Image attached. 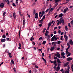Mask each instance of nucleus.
<instances>
[{
	"mask_svg": "<svg viewBox=\"0 0 73 73\" xmlns=\"http://www.w3.org/2000/svg\"><path fill=\"white\" fill-rule=\"evenodd\" d=\"M54 40H57V37H56V35H54L51 38V41H54Z\"/></svg>",
	"mask_w": 73,
	"mask_h": 73,
	"instance_id": "obj_1",
	"label": "nucleus"
},
{
	"mask_svg": "<svg viewBox=\"0 0 73 73\" xmlns=\"http://www.w3.org/2000/svg\"><path fill=\"white\" fill-rule=\"evenodd\" d=\"M68 10H69V9L68 8H65V9L63 11V12L64 13H65L66 12V11H68Z\"/></svg>",
	"mask_w": 73,
	"mask_h": 73,
	"instance_id": "obj_2",
	"label": "nucleus"
},
{
	"mask_svg": "<svg viewBox=\"0 0 73 73\" xmlns=\"http://www.w3.org/2000/svg\"><path fill=\"white\" fill-rule=\"evenodd\" d=\"M13 16L14 18H16V17L17 16V15H16V13L15 12L13 13Z\"/></svg>",
	"mask_w": 73,
	"mask_h": 73,
	"instance_id": "obj_3",
	"label": "nucleus"
},
{
	"mask_svg": "<svg viewBox=\"0 0 73 73\" xmlns=\"http://www.w3.org/2000/svg\"><path fill=\"white\" fill-rule=\"evenodd\" d=\"M4 7V4L3 3H1L0 5L1 8H3Z\"/></svg>",
	"mask_w": 73,
	"mask_h": 73,
	"instance_id": "obj_4",
	"label": "nucleus"
},
{
	"mask_svg": "<svg viewBox=\"0 0 73 73\" xmlns=\"http://www.w3.org/2000/svg\"><path fill=\"white\" fill-rule=\"evenodd\" d=\"M50 61L51 63H53V64H55L56 63H57V60H55L54 61H52L50 60Z\"/></svg>",
	"mask_w": 73,
	"mask_h": 73,
	"instance_id": "obj_5",
	"label": "nucleus"
},
{
	"mask_svg": "<svg viewBox=\"0 0 73 73\" xmlns=\"http://www.w3.org/2000/svg\"><path fill=\"white\" fill-rule=\"evenodd\" d=\"M72 60V58L70 57L68 58L67 59V61H71Z\"/></svg>",
	"mask_w": 73,
	"mask_h": 73,
	"instance_id": "obj_6",
	"label": "nucleus"
},
{
	"mask_svg": "<svg viewBox=\"0 0 73 73\" xmlns=\"http://www.w3.org/2000/svg\"><path fill=\"white\" fill-rule=\"evenodd\" d=\"M69 42H70V44L71 45H72L73 44V41L72 40H70L69 41Z\"/></svg>",
	"mask_w": 73,
	"mask_h": 73,
	"instance_id": "obj_7",
	"label": "nucleus"
},
{
	"mask_svg": "<svg viewBox=\"0 0 73 73\" xmlns=\"http://www.w3.org/2000/svg\"><path fill=\"white\" fill-rule=\"evenodd\" d=\"M69 65V62H67L65 64H64V67H65V66H67V65Z\"/></svg>",
	"mask_w": 73,
	"mask_h": 73,
	"instance_id": "obj_8",
	"label": "nucleus"
},
{
	"mask_svg": "<svg viewBox=\"0 0 73 73\" xmlns=\"http://www.w3.org/2000/svg\"><path fill=\"white\" fill-rule=\"evenodd\" d=\"M57 62L58 63L62 64V62H60V59H59L58 58L57 59Z\"/></svg>",
	"mask_w": 73,
	"mask_h": 73,
	"instance_id": "obj_9",
	"label": "nucleus"
},
{
	"mask_svg": "<svg viewBox=\"0 0 73 73\" xmlns=\"http://www.w3.org/2000/svg\"><path fill=\"white\" fill-rule=\"evenodd\" d=\"M60 24L62 23V21H58L57 23V25H60Z\"/></svg>",
	"mask_w": 73,
	"mask_h": 73,
	"instance_id": "obj_10",
	"label": "nucleus"
},
{
	"mask_svg": "<svg viewBox=\"0 0 73 73\" xmlns=\"http://www.w3.org/2000/svg\"><path fill=\"white\" fill-rule=\"evenodd\" d=\"M57 57L58 58H60V54L58 52L57 53Z\"/></svg>",
	"mask_w": 73,
	"mask_h": 73,
	"instance_id": "obj_11",
	"label": "nucleus"
},
{
	"mask_svg": "<svg viewBox=\"0 0 73 73\" xmlns=\"http://www.w3.org/2000/svg\"><path fill=\"white\" fill-rule=\"evenodd\" d=\"M5 41H6V39H2L1 40V42H5Z\"/></svg>",
	"mask_w": 73,
	"mask_h": 73,
	"instance_id": "obj_12",
	"label": "nucleus"
},
{
	"mask_svg": "<svg viewBox=\"0 0 73 73\" xmlns=\"http://www.w3.org/2000/svg\"><path fill=\"white\" fill-rule=\"evenodd\" d=\"M25 20L24 19L23 21V25L24 27V25H25Z\"/></svg>",
	"mask_w": 73,
	"mask_h": 73,
	"instance_id": "obj_13",
	"label": "nucleus"
},
{
	"mask_svg": "<svg viewBox=\"0 0 73 73\" xmlns=\"http://www.w3.org/2000/svg\"><path fill=\"white\" fill-rule=\"evenodd\" d=\"M5 1L8 4H9V0H5Z\"/></svg>",
	"mask_w": 73,
	"mask_h": 73,
	"instance_id": "obj_14",
	"label": "nucleus"
},
{
	"mask_svg": "<svg viewBox=\"0 0 73 73\" xmlns=\"http://www.w3.org/2000/svg\"><path fill=\"white\" fill-rule=\"evenodd\" d=\"M63 16V14L62 13H61L60 14L59 17H62Z\"/></svg>",
	"mask_w": 73,
	"mask_h": 73,
	"instance_id": "obj_15",
	"label": "nucleus"
},
{
	"mask_svg": "<svg viewBox=\"0 0 73 73\" xmlns=\"http://www.w3.org/2000/svg\"><path fill=\"white\" fill-rule=\"evenodd\" d=\"M43 21V18H42L41 20H40L39 21V23H42V21Z\"/></svg>",
	"mask_w": 73,
	"mask_h": 73,
	"instance_id": "obj_16",
	"label": "nucleus"
},
{
	"mask_svg": "<svg viewBox=\"0 0 73 73\" xmlns=\"http://www.w3.org/2000/svg\"><path fill=\"white\" fill-rule=\"evenodd\" d=\"M9 57H10V58H12V55L11 54V53H9Z\"/></svg>",
	"mask_w": 73,
	"mask_h": 73,
	"instance_id": "obj_17",
	"label": "nucleus"
},
{
	"mask_svg": "<svg viewBox=\"0 0 73 73\" xmlns=\"http://www.w3.org/2000/svg\"><path fill=\"white\" fill-rule=\"evenodd\" d=\"M53 50H54V46H53L52 47H51L50 48L51 51H53Z\"/></svg>",
	"mask_w": 73,
	"mask_h": 73,
	"instance_id": "obj_18",
	"label": "nucleus"
},
{
	"mask_svg": "<svg viewBox=\"0 0 73 73\" xmlns=\"http://www.w3.org/2000/svg\"><path fill=\"white\" fill-rule=\"evenodd\" d=\"M62 24H63V25H64V24H65V22H64V19H62Z\"/></svg>",
	"mask_w": 73,
	"mask_h": 73,
	"instance_id": "obj_19",
	"label": "nucleus"
},
{
	"mask_svg": "<svg viewBox=\"0 0 73 73\" xmlns=\"http://www.w3.org/2000/svg\"><path fill=\"white\" fill-rule=\"evenodd\" d=\"M20 31H21V29H20L19 32V37H20Z\"/></svg>",
	"mask_w": 73,
	"mask_h": 73,
	"instance_id": "obj_20",
	"label": "nucleus"
},
{
	"mask_svg": "<svg viewBox=\"0 0 73 73\" xmlns=\"http://www.w3.org/2000/svg\"><path fill=\"white\" fill-rule=\"evenodd\" d=\"M34 38H33V37H31V38H30V40L31 41H33L32 40H34Z\"/></svg>",
	"mask_w": 73,
	"mask_h": 73,
	"instance_id": "obj_21",
	"label": "nucleus"
},
{
	"mask_svg": "<svg viewBox=\"0 0 73 73\" xmlns=\"http://www.w3.org/2000/svg\"><path fill=\"white\" fill-rule=\"evenodd\" d=\"M55 2L56 3H58V2H59L60 1V0H54Z\"/></svg>",
	"mask_w": 73,
	"mask_h": 73,
	"instance_id": "obj_22",
	"label": "nucleus"
},
{
	"mask_svg": "<svg viewBox=\"0 0 73 73\" xmlns=\"http://www.w3.org/2000/svg\"><path fill=\"white\" fill-rule=\"evenodd\" d=\"M45 30H46V28H44L43 29V30L42 31L43 33H44L45 31Z\"/></svg>",
	"mask_w": 73,
	"mask_h": 73,
	"instance_id": "obj_23",
	"label": "nucleus"
},
{
	"mask_svg": "<svg viewBox=\"0 0 73 73\" xmlns=\"http://www.w3.org/2000/svg\"><path fill=\"white\" fill-rule=\"evenodd\" d=\"M65 55V53L64 52H62L61 53V55L62 56H64Z\"/></svg>",
	"mask_w": 73,
	"mask_h": 73,
	"instance_id": "obj_24",
	"label": "nucleus"
},
{
	"mask_svg": "<svg viewBox=\"0 0 73 73\" xmlns=\"http://www.w3.org/2000/svg\"><path fill=\"white\" fill-rule=\"evenodd\" d=\"M57 42H52V45H54L55 44H57Z\"/></svg>",
	"mask_w": 73,
	"mask_h": 73,
	"instance_id": "obj_25",
	"label": "nucleus"
},
{
	"mask_svg": "<svg viewBox=\"0 0 73 73\" xmlns=\"http://www.w3.org/2000/svg\"><path fill=\"white\" fill-rule=\"evenodd\" d=\"M46 43V41L45 40L43 42L42 44H43V45H45V44Z\"/></svg>",
	"mask_w": 73,
	"mask_h": 73,
	"instance_id": "obj_26",
	"label": "nucleus"
},
{
	"mask_svg": "<svg viewBox=\"0 0 73 73\" xmlns=\"http://www.w3.org/2000/svg\"><path fill=\"white\" fill-rule=\"evenodd\" d=\"M65 33H64V37H66V32H65V31H64Z\"/></svg>",
	"mask_w": 73,
	"mask_h": 73,
	"instance_id": "obj_27",
	"label": "nucleus"
},
{
	"mask_svg": "<svg viewBox=\"0 0 73 73\" xmlns=\"http://www.w3.org/2000/svg\"><path fill=\"white\" fill-rule=\"evenodd\" d=\"M65 28L66 31H68V27H67V26H66L65 27Z\"/></svg>",
	"mask_w": 73,
	"mask_h": 73,
	"instance_id": "obj_28",
	"label": "nucleus"
},
{
	"mask_svg": "<svg viewBox=\"0 0 73 73\" xmlns=\"http://www.w3.org/2000/svg\"><path fill=\"white\" fill-rule=\"evenodd\" d=\"M51 25H52V23H51L50 22L48 23V26H49L50 27V26H51Z\"/></svg>",
	"mask_w": 73,
	"mask_h": 73,
	"instance_id": "obj_29",
	"label": "nucleus"
},
{
	"mask_svg": "<svg viewBox=\"0 0 73 73\" xmlns=\"http://www.w3.org/2000/svg\"><path fill=\"white\" fill-rule=\"evenodd\" d=\"M43 60L44 61L45 64H46V60L45 59H43Z\"/></svg>",
	"mask_w": 73,
	"mask_h": 73,
	"instance_id": "obj_30",
	"label": "nucleus"
},
{
	"mask_svg": "<svg viewBox=\"0 0 73 73\" xmlns=\"http://www.w3.org/2000/svg\"><path fill=\"white\" fill-rule=\"evenodd\" d=\"M65 41H67V40H68V36H66V38H65Z\"/></svg>",
	"mask_w": 73,
	"mask_h": 73,
	"instance_id": "obj_31",
	"label": "nucleus"
},
{
	"mask_svg": "<svg viewBox=\"0 0 73 73\" xmlns=\"http://www.w3.org/2000/svg\"><path fill=\"white\" fill-rule=\"evenodd\" d=\"M49 38H50V35H48V36L46 38L47 40H48V39H49Z\"/></svg>",
	"mask_w": 73,
	"mask_h": 73,
	"instance_id": "obj_32",
	"label": "nucleus"
},
{
	"mask_svg": "<svg viewBox=\"0 0 73 73\" xmlns=\"http://www.w3.org/2000/svg\"><path fill=\"white\" fill-rule=\"evenodd\" d=\"M2 37L3 38H5L6 36H5V35H3L2 36Z\"/></svg>",
	"mask_w": 73,
	"mask_h": 73,
	"instance_id": "obj_33",
	"label": "nucleus"
},
{
	"mask_svg": "<svg viewBox=\"0 0 73 73\" xmlns=\"http://www.w3.org/2000/svg\"><path fill=\"white\" fill-rule=\"evenodd\" d=\"M58 44H61V41L60 40H59L57 42Z\"/></svg>",
	"mask_w": 73,
	"mask_h": 73,
	"instance_id": "obj_34",
	"label": "nucleus"
},
{
	"mask_svg": "<svg viewBox=\"0 0 73 73\" xmlns=\"http://www.w3.org/2000/svg\"><path fill=\"white\" fill-rule=\"evenodd\" d=\"M68 55L67 56V57H69V56H70L71 54V53H69L68 54Z\"/></svg>",
	"mask_w": 73,
	"mask_h": 73,
	"instance_id": "obj_35",
	"label": "nucleus"
},
{
	"mask_svg": "<svg viewBox=\"0 0 73 73\" xmlns=\"http://www.w3.org/2000/svg\"><path fill=\"white\" fill-rule=\"evenodd\" d=\"M67 46H68V47L69 48H70V44H69V43H67Z\"/></svg>",
	"mask_w": 73,
	"mask_h": 73,
	"instance_id": "obj_36",
	"label": "nucleus"
},
{
	"mask_svg": "<svg viewBox=\"0 0 73 73\" xmlns=\"http://www.w3.org/2000/svg\"><path fill=\"white\" fill-rule=\"evenodd\" d=\"M41 14L43 15L44 14H45V11H42Z\"/></svg>",
	"mask_w": 73,
	"mask_h": 73,
	"instance_id": "obj_37",
	"label": "nucleus"
},
{
	"mask_svg": "<svg viewBox=\"0 0 73 73\" xmlns=\"http://www.w3.org/2000/svg\"><path fill=\"white\" fill-rule=\"evenodd\" d=\"M54 60H57V59H58V58H57V57L55 56L54 57Z\"/></svg>",
	"mask_w": 73,
	"mask_h": 73,
	"instance_id": "obj_38",
	"label": "nucleus"
},
{
	"mask_svg": "<svg viewBox=\"0 0 73 73\" xmlns=\"http://www.w3.org/2000/svg\"><path fill=\"white\" fill-rule=\"evenodd\" d=\"M57 68L58 70H59V69H60V66H58L57 67Z\"/></svg>",
	"mask_w": 73,
	"mask_h": 73,
	"instance_id": "obj_39",
	"label": "nucleus"
},
{
	"mask_svg": "<svg viewBox=\"0 0 73 73\" xmlns=\"http://www.w3.org/2000/svg\"><path fill=\"white\" fill-rule=\"evenodd\" d=\"M11 62L14 65V61L13 60H11Z\"/></svg>",
	"mask_w": 73,
	"mask_h": 73,
	"instance_id": "obj_40",
	"label": "nucleus"
},
{
	"mask_svg": "<svg viewBox=\"0 0 73 73\" xmlns=\"http://www.w3.org/2000/svg\"><path fill=\"white\" fill-rule=\"evenodd\" d=\"M36 13V11H35V10H34V11L33 13V15H34Z\"/></svg>",
	"mask_w": 73,
	"mask_h": 73,
	"instance_id": "obj_41",
	"label": "nucleus"
},
{
	"mask_svg": "<svg viewBox=\"0 0 73 73\" xmlns=\"http://www.w3.org/2000/svg\"><path fill=\"white\" fill-rule=\"evenodd\" d=\"M58 33L59 34H60V33H61V30H59L58 31Z\"/></svg>",
	"mask_w": 73,
	"mask_h": 73,
	"instance_id": "obj_42",
	"label": "nucleus"
},
{
	"mask_svg": "<svg viewBox=\"0 0 73 73\" xmlns=\"http://www.w3.org/2000/svg\"><path fill=\"white\" fill-rule=\"evenodd\" d=\"M54 9H53V8H51L50 9V11H51V12H52V11H53Z\"/></svg>",
	"mask_w": 73,
	"mask_h": 73,
	"instance_id": "obj_43",
	"label": "nucleus"
},
{
	"mask_svg": "<svg viewBox=\"0 0 73 73\" xmlns=\"http://www.w3.org/2000/svg\"><path fill=\"white\" fill-rule=\"evenodd\" d=\"M60 65H61V64L60 63L58 64V66H60Z\"/></svg>",
	"mask_w": 73,
	"mask_h": 73,
	"instance_id": "obj_44",
	"label": "nucleus"
},
{
	"mask_svg": "<svg viewBox=\"0 0 73 73\" xmlns=\"http://www.w3.org/2000/svg\"><path fill=\"white\" fill-rule=\"evenodd\" d=\"M19 45L20 48H21V44L20 43H19Z\"/></svg>",
	"mask_w": 73,
	"mask_h": 73,
	"instance_id": "obj_45",
	"label": "nucleus"
},
{
	"mask_svg": "<svg viewBox=\"0 0 73 73\" xmlns=\"http://www.w3.org/2000/svg\"><path fill=\"white\" fill-rule=\"evenodd\" d=\"M6 13L5 12V11L3 14V16H5V15Z\"/></svg>",
	"mask_w": 73,
	"mask_h": 73,
	"instance_id": "obj_46",
	"label": "nucleus"
},
{
	"mask_svg": "<svg viewBox=\"0 0 73 73\" xmlns=\"http://www.w3.org/2000/svg\"><path fill=\"white\" fill-rule=\"evenodd\" d=\"M68 27H69L70 28L71 27V26H70V23H68Z\"/></svg>",
	"mask_w": 73,
	"mask_h": 73,
	"instance_id": "obj_47",
	"label": "nucleus"
},
{
	"mask_svg": "<svg viewBox=\"0 0 73 73\" xmlns=\"http://www.w3.org/2000/svg\"><path fill=\"white\" fill-rule=\"evenodd\" d=\"M35 68H38V66H37V65H35Z\"/></svg>",
	"mask_w": 73,
	"mask_h": 73,
	"instance_id": "obj_48",
	"label": "nucleus"
},
{
	"mask_svg": "<svg viewBox=\"0 0 73 73\" xmlns=\"http://www.w3.org/2000/svg\"><path fill=\"white\" fill-rule=\"evenodd\" d=\"M42 23H41L39 25V26L40 27H42Z\"/></svg>",
	"mask_w": 73,
	"mask_h": 73,
	"instance_id": "obj_49",
	"label": "nucleus"
},
{
	"mask_svg": "<svg viewBox=\"0 0 73 73\" xmlns=\"http://www.w3.org/2000/svg\"><path fill=\"white\" fill-rule=\"evenodd\" d=\"M66 53H67V54H68V53H69V52L68 51V50H66Z\"/></svg>",
	"mask_w": 73,
	"mask_h": 73,
	"instance_id": "obj_50",
	"label": "nucleus"
},
{
	"mask_svg": "<svg viewBox=\"0 0 73 73\" xmlns=\"http://www.w3.org/2000/svg\"><path fill=\"white\" fill-rule=\"evenodd\" d=\"M70 23H71V24L72 25L73 24V20H72V21H71Z\"/></svg>",
	"mask_w": 73,
	"mask_h": 73,
	"instance_id": "obj_51",
	"label": "nucleus"
},
{
	"mask_svg": "<svg viewBox=\"0 0 73 73\" xmlns=\"http://www.w3.org/2000/svg\"><path fill=\"white\" fill-rule=\"evenodd\" d=\"M62 38H63V36H61L60 38V40H62Z\"/></svg>",
	"mask_w": 73,
	"mask_h": 73,
	"instance_id": "obj_52",
	"label": "nucleus"
},
{
	"mask_svg": "<svg viewBox=\"0 0 73 73\" xmlns=\"http://www.w3.org/2000/svg\"><path fill=\"white\" fill-rule=\"evenodd\" d=\"M45 15H44L43 17V19H45Z\"/></svg>",
	"mask_w": 73,
	"mask_h": 73,
	"instance_id": "obj_53",
	"label": "nucleus"
},
{
	"mask_svg": "<svg viewBox=\"0 0 73 73\" xmlns=\"http://www.w3.org/2000/svg\"><path fill=\"white\" fill-rule=\"evenodd\" d=\"M14 72H16V68L14 67L13 68Z\"/></svg>",
	"mask_w": 73,
	"mask_h": 73,
	"instance_id": "obj_54",
	"label": "nucleus"
},
{
	"mask_svg": "<svg viewBox=\"0 0 73 73\" xmlns=\"http://www.w3.org/2000/svg\"><path fill=\"white\" fill-rule=\"evenodd\" d=\"M48 35H48V34H47V33H45V35L46 36H48Z\"/></svg>",
	"mask_w": 73,
	"mask_h": 73,
	"instance_id": "obj_55",
	"label": "nucleus"
},
{
	"mask_svg": "<svg viewBox=\"0 0 73 73\" xmlns=\"http://www.w3.org/2000/svg\"><path fill=\"white\" fill-rule=\"evenodd\" d=\"M70 69V67H69V66H68V70H69Z\"/></svg>",
	"mask_w": 73,
	"mask_h": 73,
	"instance_id": "obj_56",
	"label": "nucleus"
},
{
	"mask_svg": "<svg viewBox=\"0 0 73 73\" xmlns=\"http://www.w3.org/2000/svg\"><path fill=\"white\" fill-rule=\"evenodd\" d=\"M41 12H39V17H40V15H41Z\"/></svg>",
	"mask_w": 73,
	"mask_h": 73,
	"instance_id": "obj_57",
	"label": "nucleus"
},
{
	"mask_svg": "<svg viewBox=\"0 0 73 73\" xmlns=\"http://www.w3.org/2000/svg\"><path fill=\"white\" fill-rule=\"evenodd\" d=\"M49 11V9H47V10L45 11V12H48Z\"/></svg>",
	"mask_w": 73,
	"mask_h": 73,
	"instance_id": "obj_58",
	"label": "nucleus"
},
{
	"mask_svg": "<svg viewBox=\"0 0 73 73\" xmlns=\"http://www.w3.org/2000/svg\"><path fill=\"white\" fill-rule=\"evenodd\" d=\"M46 33H47V34H48V33H49V32H48V31L46 30Z\"/></svg>",
	"mask_w": 73,
	"mask_h": 73,
	"instance_id": "obj_59",
	"label": "nucleus"
},
{
	"mask_svg": "<svg viewBox=\"0 0 73 73\" xmlns=\"http://www.w3.org/2000/svg\"><path fill=\"white\" fill-rule=\"evenodd\" d=\"M57 27H55L54 28V30H55V29H57Z\"/></svg>",
	"mask_w": 73,
	"mask_h": 73,
	"instance_id": "obj_60",
	"label": "nucleus"
},
{
	"mask_svg": "<svg viewBox=\"0 0 73 73\" xmlns=\"http://www.w3.org/2000/svg\"><path fill=\"white\" fill-rule=\"evenodd\" d=\"M6 40H7V41H9V38H6Z\"/></svg>",
	"mask_w": 73,
	"mask_h": 73,
	"instance_id": "obj_61",
	"label": "nucleus"
},
{
	"mask_svg": "<svg viewBox=\"0 0 73 73\" xmlns=\"http://www.w3.org/2000/svg\"><path fill=\"white\" fill-rule=\"evenodd\" d=\"M57 33V32L56 31H55L54 32V34L55 35V34H56Z\"/></svg>",
	"mask_w": 73,
	"mask_h": 73,
	"instance_id": "obj_62",
	"label": "nucleus"
},
{
	"mask_svg": "<svg viewBox=\"0 0 73 73\" xmlns=\"http://www.w3.org/2000/svg\"><path fill=\"white\" fill-rule=\"evenodd\" d=\"M13 6H16V4H15L14 3H13Z\"/></svg>",
	"mask_w": 73,
	"mask_h": 73,
	"instance_id": "obj_63",
	"label": "nucleus"
},
{
	"mask_svg": "<svg viewBox=\"0 0 73 73\" xmlns=\"http://www.w3.org/2000/svg\"><path fill=\"white\" fill-rule=\"evenodd\" d=\"M42 50V48H41V49H39V51H41V52H42V50Z\"/></svg>",
	"mask_w": 73,
	"mask_h": 73,
	"instance_id": "obj_64",
	"label": "nucleus"
}]
</instances>
